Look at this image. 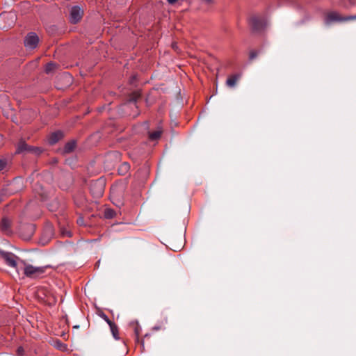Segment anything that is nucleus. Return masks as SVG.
Listing matches in <instances>:
<instances>
[{
	"instance_id": "obj_1",
	"label": "nucleus",
	"mask_w": 356,
	"mask_h": 356,
	"mask_svg": "<svg viewBox=\"0 0 356 356\" xmlns=\"http://www.w3.org/2000/svg\"><path fill=\"white\" fill-rule=\"evenodd\" d=\"M22 262L24 265V274L29 278H38L41 277L49 267V266L36 267L31 264H27L23 261H22Z\"/></svg>"
},
{
	"instance_id": "obj_2",
	"label": "nucleus",
	"mask_w": 356,
	"mask_h": 356,
	"mask_svg": "<svg viewBox=\"0 0 356 356\" xmlns=\"http://www.w3.org/2000/svg\"><path fill=\"white\" fill-rule=\"evenodd\" d=\"M355 19L356 15L343 17L336 11H331L326 14L324 22L326 25H330L333 22H343Z\"/></svg>"
},
{
	"instance_id": "obj_3",
	"label": "nucleus",
	"mask_w": 356,
	"mask_h": 356,
	"mask_svg": "<svg viewBox=\"0 0 356 356\" xmlns=\"http://www.w3.org/2000/svg\"><path fill=\"white\" fill-rule=\"evenodd\" d=\"M17 21V15L15 12H4L0 15V28L7 29L12 27Z\"/></svg>"
},
{
	"instance_id": "obj_4",
	"label": "nucleus",
	"mask_w": 356,
	"mask_h": 356,
	"mask_svg": "<svg viewBox=\"0 0 356 356\" xmlns=\"http://www.w3.org/2000/svg\"><path fill=\"white\" fill-rule=\"evenodd\" d=\"M42 149L37 147L30 146L27 145L24 140H21L17 145V154H21L24 152H31L35 155H40L42 153Z\"/></svg>"
},
{
	"instance_id": "obj_5",
	"label": "nucleus",
	"mask_w": 356,
	"mask_h": 356,
	"mask_svg": "<svg viewBox=\"0 0 356 356\" xmlns=\"http://www.w3.org/2000/svg\"><path fill=\"white\" fill-rule=\"evenodd\" d=\"M0 256L8 266L15 268L18 273L17 259L19 258L15 254L0 250Z\"/></svg>"
},
{
	"instance_id": "obj_6",
	"label": "nucleus",
	"mask_w": 356,
	"mask_h": 356,
	"mask_svg": "<svg viewBox=\"0 0 356 356\" xmlns=\"http://www.w3.org/2000/svg\"><path fill=\"white\" fill-rule=\"evenodd\" d=\"M250 24L254 31H260L266 26V21L264 17L252 16L250 19Z\"/></svg>"
},
{
	"instance_id": "obj_7",
	"label": "nucleus",
	"mask_w": 356,
	"mask_h": 356,
	"mask_svg": "<svg viewBox=\"0 0 356 356\" xmlns=\"http://www.w3.org/2000/svg\"><path fill=\"white\" fill-rule=\"evenodd\" d=\"M39 42V38L35 33H29L25 38L24 45L26 48L35 49Z\"/></svg>"
},
{
	"instance_id": "obj_8",
	"label": "nucleus",
	"mask_w": 356,
	"mask_h": 356,
	"mask_svg": "<svg viewBox=\"0 0 356 356\" xmlns=\"http://www.w3.org/2000/svg\"><path fill=\"white\" fill-rule=\"evenodd\" d=\"M83 15V10L79 6H74L71 8L70 21L72 24H76L81 20Z\"/></svg>"
},
{
	"instance_id": "obj_9",
	"label": "nucleus",
	"mask_w": 356,
	"mask_h": 356,
	"mask_svg": "<svg viewBox=\"0 0 356 356\" xmlns=\"http://www.w3.org/2000/svg\"><path fill=\"white\" fill-rule=\"evenodd\" d=\"M104 188V183L101 180H97L90 184V191L97 197H100L103 195Z\"/></svg>"
},
{
	"instance_id": "obj_10",
	"label": "nucleus",
	"mask_w": 356,
	"mask_h": 356,
	"mask_svg": "<svg viewBox=\"0 0 356 356\" xmlns=\"http://www.w3.org/2000/svg\"><path fill=\"white\" fill-rule=\"evenodd\" d=\"M100 316L108 324L111 334H118V327L115 325V323L113 321H111L108 317L104 314L102 313L100 314Z\"/></svg>"
},
{
	"instance_id": "obj_11",
	"label": "nucleus",
	"mask_w": 356,
	"mask_h": 356,
	"mask_svg": "<svg viewBox=\"0 0 356 356\" xmlns=\"http://www.w3.org/2000/svg\"><path fill=\"white\" fill-rule=\"evenodd\" d=\"M63 137V134L60 131H56L54 133H52L49 138L48 142L51 145H54L56 143L58 140H60Z\"/></svg>"
},
{
	"instance_id": "obj_12",
	"label": "nucleus",
	"mask_w": 356,
	"mask_h": 356,
	"mask_svg": "<svg viewBox=\"0 0 356 356\" xmlns=\"http://www.w3.org/2000/svg\"><path fill=\"white\" fill-rule=\"evenodd\" d=\"M241 75L238 74H233L228 77L226 81V84L228 87L233 88L236 86L238 80L239 79Z\"/></svg>"
},
{
	"instance_id": "obj_13",
	"label": "nucleus",
	"mask_w": 356,
	"mask_h": 356,
	"mask_svg": "<svg viewBox=\"0 0 356 356\" xmlns=\"http://www.w3.org/2000/svg\"><path fill=\"white\" fill-rule=\"evenodd\" d=\"M130 169V165L128 163L124 162L120 165L118 167V174L120 175H126Z\"/></svg>"
},
{
	"instance_id": "obj_14",
	"label": "nucleus",
	"mask_w": 356,
	"mask_h": 356,
	"mask_svg": "<svg viewBox=\"0 0 356 356\" xmlns=\"http://www.w3.org/2000/svg\"><path fill=\"white\" fill-rule=\"evenodd\" d=\"M11 222L8 218H3L0 224L3 232H8L10 230Z\"/></svg>"
},
{
	"instance_id": "obj_15",
	"label": "nucleus",
	"mask_w": 356,
	"mask_h": 356,
	"mask_svg": "<svg viewBox=\"0 0 356 356\" xmlns=\"http://www.w3.org/2000/svg\"><path fill=\"white\" fill-rule=\"evenodd\" d=\"M129 327L134 334H139L141 332V327L136 321H133L129 323Z\"/></svg>"
},
{
	"instance_id": "obj_16",
	"label": "nucleus",
	"mask_w": 356,
	"mask_h": 356,
	"mask_svg": "<svg viewBox=\"0 0 356 356\" xmlns=\"http://www.w3.org/2000/svg\"><path fill=\"white\" fill-rule=\"evenodd\" d=\"M162 134V129L161 127H159L157 130L150 132L149 134V138L151 140H158Z\"/></svg>"
},
{
	"instance_id": "obj_17",
	"label": "nucleus",
	"mask_w": 356,
	"mask_h": 356,
	"mask_svg": "<svg viewBox=\"0 0 356 356\" xmlns=\"http://www.w3.org/2000/svg\"><path fill=\"white\" fill-rule=\"evenodd\" d=\"M76 146V143L74 141H70L65 144L64 147V152L70 153L74 150Z\"/></svg>"
},
{
	"instance_id": "obj_18",
	"label": "nucleus",
	"mask_w": 356,
	"mask_h": 356,
	"mask_svg": "<svg viewBox=\"0 0 356 356\" xmlns=\"http://www.w3.org/2000/svg\"><path fill=\"white\" fill-rule=\"evenodd\" d=\"M115 212L112 209H106L104 210V216L106 219H111L115 216Z\"/></svg>"
},
{
	"instance_id": "obj_19",
	"label": "nucleus",
	"mask_w": 356,
	"mask_h": 356,
	"mask_svg": "<svg viewBox=\"0 0 356 356\" xmlns=\"http://www.w3.org/2000/svg\"><path fill=\"white\" fill-rule=\"evenodd\" d=\"M140 97V92L139 91H136L133 92L129 99V102H136V101Z\"/></svg>"
},
{
	"instance_id": "obj_20",
	"label": "nucleus",
	"mask_w": 356,
	"mask_h": 356,
	"mask_svg": "<svg viewBox=\"0 0 356 356\" xmlns=\"http://www.w3.org/2000/svg\"><path fill=\"white\" fill-rule=\"evenodd\" d=\"M54 346L60 350H65L67 349V346L59 341H56L54 343Z\"/></svg>"
},
{
	"instance_id": "obj_21",
	"label": "nucleus",
	"mask_w": 356,
	"mask_h": 356,
	"mask_svg": "<svg viewBox=\"0 0 356 356\" xmlns=\"http://www.w3.org/2000/svg\"><path fill=\"white\" fill-rule=\"evenodd\" d=\"M56 67V65L54 63H49L47 64L45 67V72L49 73Z\"/></svg>"
},
{
	"instance_id": "obj_22",
	"label": "nucleus",
	"mask_w": 356,
	"mask_h": 356,
	"mask_svg": "<svg viewBox=\"0 0 356 356\" xmlns=\"http://www.w3.org/2000/svg\"><path fill=\"white\" fill-rule=\"evenodd\" d=\"M61 78L67 80V81L69 83L72 80V76L70 74L68 73H64L61 76H60Z\"/></svg>"
},
{
	"instance_id": "obj_23",
	"label": "nucleus",
	"mask_w": 356,
	"mask_h": 356,
	"mask_svg": "<svg viewBox=\"0 0 356 356\" xmlns=\"http://www.w3.org/2000/svg\"><path fill=\"white\" fill-rule=\"evenodd\" d=\"M6 161L5 159H0V171L3 170L6 166Z\"/></svg>"
},
{
	"instance_id": "obj_24",
	"label": "nucleus",
	"mask_w": 356,
	"mask_h": 356,
	"mask_svg": "<svg viewBox=\"0 0 356 356\" xmlns=\"http://www.w3.org/2000/svg\"><path fill=\"white\" fill-rule=\"evenodd\" d=\"M258 54H259V52L257 51H250V60L254 59L257 56Z\"/></svg>"
},
{
	"instance_id": "obj_25",
	"label": "nucleus",
	"mask_w": 356,
	"mask_h": 356,
	"mask_svg": "<svg viewBox=\"0 0 356 356\" xmlns=\"http://www.w3.org/2000/svg\"><path fill=\"white\" fill-rule=\"evenodd\" d=\"M61 234L64 236H67V237H71L72 236L71 232L70 231H67V230H65V229H62L61 230Z\"/></svg>"
},
{
	"instance_id": "obj_26",
	"label": "nucleus",
	"mask_w": 356,
	"mask_h": 356,
	"mask_svg": "<svg viewBox=\"0 0 356 356\" xmlns=\"http://www.w3.org/2000/svg\"><path fill=\"white\" fill-rule=\"evenodd\" d=\"M164 328H163V326L161 325H159V326H154L153 327V330L154 331H159V330H163Z\"/></svg>"
},
{
	"instance_id": "obj_27",
	"label": "nucleus",
	"mask_w": 356,
	"mask_h": 356,
	"mask_svg": "<svg viewBox=\"0 0 356 356\" xmlns=\"http://www.w3.org/2000/svg\"><path fill=\"white\" fill-rule=\"evenodd\" d=\"M24 353V349L22 347H19L17 348V355L22 356Z\"/></svg>"
},
{
	"instance_id": "obj_28",
	"label": "nucleus",
	"mask_w": 356,
	"mask_h": 356,
	"mask_svg": "<svg viewBox=\"0 0 356 356\" xmlns=\"http://www.w3.org/2000/svg\"><path fill=\"white\" fill-rule=\"evenodd\" d=\"M46 232H48L49 234L51 235L53 233L51 227H47Z\"/></svg>"
},
{
	"instance_id": "obj_29",
	"label": "nucleus",
	"mask_w": 356,
	"mask_h": 356,
	"mask_svg": "<svg viewBox=\"0 0 356 356\" xmlns=\"http://www.w3.org/2000/svg\"><path fill=\"white\" fill-rule=\"evenodd\" d=\"M178 0H167V1L170 3V4H174Z\"/></svg>"
},
{
	"instance_id": "obj_30",
	"label": "nucleus",
	"mask_w": 356,
	"mask_h": 356,
	"mask_svg": "<svg viewBox=\"0 0 356 356\" xmlns=\"http://www.w3.org/2000/svg\"><path fill=\"white\" fill-rule=\"evenodd\" d=\"M120 335H117V334L113 335L115 340H120Z\"/></svg>"
},
{
	"instance_id": "obj_31",
	"label": "nucleus",
	"mask_w": 356,
	"mask_h": 356,
	"mask_svg": "<svg viewBox=\"0 0 356 356\" xmlns=\"http://www.w3.org/2000/svg\"><path fill=\"white\" fill-rule=\"evenodd\" d=\"M135 339H136V341L138 342L139 340H140L139 335H135Z\"/></svg>"
},
{
	"instance_id": "obj_32",
	"label": "nucleus",
	"mask_w": 356,
	"mask_h": 356,
	"mask_svg": "<svg viewBox=\"0 0 356 356\" xmlns=\"http://www.w3.org/2000/svg\"><path fill=\"white\" fill-rule=\"evenodd\" d=\"M78 327H79V325H74V326L73 327V328H74V329H76V328H78Z\"/></svg>"
}]
</instances>
